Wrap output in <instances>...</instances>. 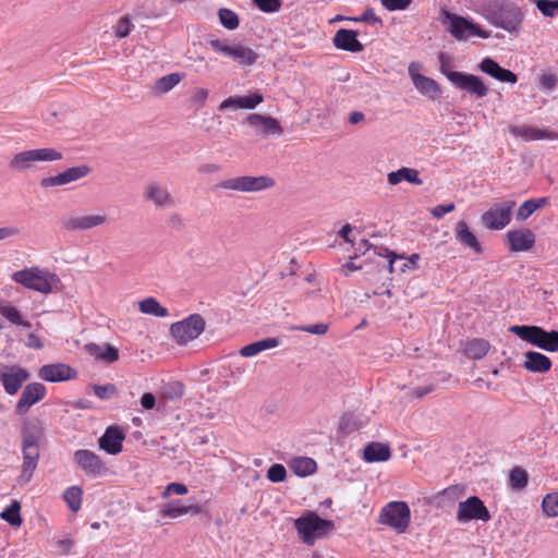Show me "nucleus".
Segmentation results:
<instances>
[{"label": "nucleus", "mask_w": 558, "mask_h": 558, "mask_svg": "<svg viewBox=\"0 0 558 558\" xmlns=\"http://www.w3.org/2000/svg\"><path fill=\"white\" fill-rule=\"evenodd\" d=\"M481 14L489 24L510 34L521 32L525 17L522 9L512 0H485Z\"/></svg>", "instance_id": "1"}, {"label": "nucleus", "mask_w": 558, "mask_h": 558, "mask_svg": "<svg viewBox=\"0 0 558 558\" xmlns=\"http://www.w3.org/2000/svg\"><path fill=\"white\" fill-rule=\"evenodd\" d=\"M43 436V427L38 422L24 425L22 428V471L16 483L24 486L29 483L39 460V440Z\"/></svg>", "instance_id": "2"}, {"label": "nucleus", "mask_w": 558, "mask_h": 558, "mask_svg": "<svg viewBox=\"0 0 558 558\" xmlns=\"http://www.w3.org/2000/svg\"><path fill=\"white\" fill-rule=\"evenodd\" d=\"M509 331L521 340L526 341L544 351H558V331H547L538 326L531 325H513Z\"/></svg>", "instance_id": "3"}, {"label": "nucleus", "mask_w": 558, "mask_h": 558, "mask_svg": "<svg viewBox=\"0 0 558 558\" xmlns=\"http://www.w3.org/2000/svg\"><path fill=\"white\" fill-rule=\"evenodd\" d=\"M12 279L27 289L48 294L59 282L56 274L38 267L25 268L13 272Z\"/></svg>", "instance_id": "4"}, {"label": "nucleus", "mask_w": 558, "mask_h": 558, "mask_svg": "<svg viewBox=\"0 0 558 558\" xmlns=\"http://www.w3.org/2000/svg\"><path fill=\"white\" fill-rule=\"evenodd\" d=\"M294 526L300 534L301 539L308 545L326 535L333 527L329 520L322 519L315 512H307L294 520Z\"/></svg>", "instance_id": "5"}, {"label": "nucleus", "mask_w": 558, "mask_h": 558, "mask_svg": "<svg viewBox=\"0 0 558 558\" xmlns=\"http://www.w3.org/2000/svg\"><path fill=\"white\" fill-rule=\"evenodd\" d=\"M275 184V179L268 175H240L217 183L216 189L254 193L271 189Z\"/></svg>", "instance_id": "6"}, {"label": "nucleus", "mask_w": 558, "mask_h": 558, "mask_svg": "<svg viewBox=\"0 0 558 558\" xmlns=\"http://www.w3.org/2000/svg\"><path fill=\"white\" fill-rule=\"evenodd\" d=\"M411 519V510L404 501H390L380 511L378 522L388 525L397 533H403L408 529Z\"/></svg>", "instance_id": "7"}, {"label": "nucleus", "mask_w": 558, "mask_h": 558, "mask_svg": "<svg viewBox=\"0 0 558 558\" xmlns=\"http://www.w3.org/2000/svg\"><path fill=\"white\" fill-rule=\"evenodd\" d=\"M444 16L450 23L448 27L449 33L457 40H466L473 36L487 39L490 36L489 32L483 29L471 19L448 11H444Z\"/></svg>", "instance_id": "8"}, {"label": "nucleus", "mask_w": 558, "mask_h": 558, "mask_svg": "<svg viewBox=\"0 0 558 558\" xmlns=\"http://www.w3.org/2000/svg\"><path fill=\"white\" fill-rule=\"evenodd\" d=\"M209 45L217 53L229 57L244 66L254 64L258 58L257 53L250 47L231 44L227 39H210Z\"/></svg>", "instance_id": "9"}, {"label": "nucleus", "mask_w": 558, "mask_h": 558, "mask_svg": "<svg viewBox=\"0 0 558 558\" xmlns=\"http://www.w3.org/2000/svg\"><path fill=\"white\" fill-rule=\"evenodd\" d=\"M205 319L199 314H192L170 327L172 337L179 344H186L196 339L205 330Z\"/></svg>", "instance_id": "10"}, {"label": "nucleus", "mask_w": 558, "mask_h": 558, "mask_svg": "<svg viewBox=\"0 0 558 558\" xmlns=\"http://www.w3.org/2000/svg\"><path fill=\"white\" fill-rule=\"evenodd\" d=\"M514 199H502L494 203L487 211L482 215V222L490 230H501L511 221V214L515 206Z\"/></svg>", "instance_id": "11"}, {"label": "nucleus", "mask_w": 558, "mask_h": 558, "mask_svg": "<svg viewBox=\"0 0 558 558\" xmlns=\"http://www.w3.org/2000/svg\"><path fill=\"white\" fill-rule=\"evenodd\" d=\"M449 82L458 89L463 90L476 98H483L488 94V87L476 75L470 73H450Z\"/></svg>", "instance_id": "12"}, {"label": "nucleus", "mask_w": 558, "mask_h": 558, "mask_svg": "<svg viewBox=\"0 0 558 558\" xmlns=\"http://www.w3.org/2000/svg\"><path fill=\"white\" fill-rule=\"evenodd\" d=\"M457 520L461 523L472 520L487 522L490 520V513L477 496H471L459 502Z\"/></svg>", "instance_id": "13"}, {"label": "nucleus", "mask_w": 558, "mask_h": 558, "mask_svg": "<svg viewBox=\"0 0 558 558\" xmlns=\"http://www.w3.org/2000/svg\"><path fill=\"white\" fill-rule=\"evenodd\" d=\"M146 202L151 203L156 210H163L175 206V199L170 191L157 181L149 182L143 192Z\"/></svg>", "instance_id": "14"}, {"label": "nucleus", "mask_w": 558, "mask_h": 558, "mask_svg": "<svg viewBox=\"0 0 558 558\" xmlns=\"http://www.w3.org/2000/svg\"><path fill=\"white\" fill-rule=\"evenodd\" d=\"M29 376L28 371L19 365L0 368V381L4 391L10 396L16 395Z\"/></svg>", "instance_id": "15"}, {"label": "nucleus", "mask_w": 558, "mask_h": 558, "mask_svg": "<svg viewBox=\"0 0 558 558\" xmlns=\"http://www.w3.org/2000/svg\"><path fill=\"white\" fill-rule=\"evenodd\" d=\"M73 461L88 476H99L106 473L107 468L95 452L88 449H78L73 453Z\"/></svg>", "instance_id": "16"}, {"label": "nucleus", "mask_w": 558, "mask_h": 558, "mask_svg": "<svg viewBox=\"0 0 558 558\" xmlns=\"http://www.w3.org/2000/svg\"><path fill=\"white\" fill-rule=\"evenodd\" d=\"M92 169L87 165H80L68 168L53 177H47L40 180V186L44 189L65 185L78 181L89 174Z\"/></svg>", "instance_id": "17"}, {"label": "nucleus", "mask_w": 558, "mask_h": 558, "mask_svg": "<svg viewBox=\"0 0 558 558\" xmlns=\"http://www.w3.org/2000/svg\"><path fill=\"white\" fill-rule=\"evenodd\" d=\"M46 393L47 389L45 385H43L41 383L34 381L27 384L24 387L21 397L16 403L15 413L17 415L26 414L29 411L31 407H33L34 404H36L37 402L41 401L45 398Z\"/></svg>", "instance_id": "18"}, {"label": "nucleus", "mask_w": 558, "mask_h": 558, "mask_svg": "<svg viewBox=\"0 0 558 558\" xmlns=\"http://www.w3.org/2000/svg\"><path fill=\"white\" fill-rule=\"evenodd\" d=\"M107 220L105 214L72 216L62 218L61 225L66 231H86L105 225Z\"/></svg>", "instance_id": "19"}, {"label": "nucleus", "mask_w": 558, "mask_h": 558, "mask_svg": "<svg viewBox=\"0 0 558 558\" xmlns=\"http://www.w3.org/2000/svg\"><path fill=\"white\" fill-rule=\"evenodd\" d=\"M77 373L68 364L51 363L43 365L38 371V376L49 383H60L74 379Z\"/></svg>", "instance_id": "20"}, {"label": "nucleus", "mask_w": 558, "mask_h": 558, "mask_svg": "<svg viewBox=\"0 0 558 558\" xmlns=\"http://www.w3.org/2000/svg\"><path fill=\"white\" fill-rule=\"evenodd\" d=\"M509 131L513 136L520 137L526 142L539 140H558V133L555 131L537 129L525 124L510 126Z\"/></svg>", "instance_id": "21"}, {"label": "nucleus", "mask_w": 558, "mask_h": 558, "mask_svg": "<svg viewBox=\"0 0 558 558\" xmlns=\"http://www.w3.org/2000/svg\"><path fill=\"white\" fill-rule=\"evenodd\" d=\"M332 44L337 49L349 52H361L364 49L363 44L357 39V32L353 29H338L332 38Z\"/></svg>", "instance_id": "22"}, {"label": "nucleus", "mask_w": 558, "mask_h": 558, "mask_svg": "<svg viewBox=\"0 0 558 558\" xmlns=\"http://www.w3.org/2000/svg\"><path fill=\"white\" fill-rule=\"evenodd\" d=\"M478 69L499 82L514 84L518 76L512 71L500 66L494 59L486 57L478 64Z\"/></svg>", "instance_id": "23"}, {"label": "nucleus", "mask_w": 558, "mask_h": 558, "mask_svg": "<svg viewBox=\"0 0 558 558\" xmlns=\"http://www.w3.org/2000/svg\"><path fill=\"white\" fill-rule=\"evenodd\" d=\"M125 436L117 426H109L99 438V448L109 454H118L122 451V442Z\"/></svg>", "instance_id": "24"}, {"label": "nucleus", "mask_w": 558, "mask_h": 558, "mask_svg": "<svg viewBox=\"0 0 558 558\" xmlns=\"http://www.w3.org/2000/svg\"><path fill=\"white\" fill-rule=\"evenodd\" d=\"M246 122L252 128L259 130L266 135H281L282 128L276 118L270 116H263L258 113H252L246 118Z\"/></svg>", "instance_id": "25"}, {"label": "nucleus", "mask_w": 558, "mask_h": 558, "mask_svg": "<svg viewBox=\"0 0 558 558\" xmlns=\"http://www.w3.org/2000/svg\"><path fill=\"white\" fill-rule=\"evenodd\" d=\"M512 252H525L533 247L535 234L530 229L512 230L507 233Z\"/></svg>", "instance_id": "26"}, {"label": "nucleus", "mask_w": 558, "mask_h": 558, "mask_svg": "<svg viewBox=\"0 0 558 558\" xmlns=\"http://www.w3.org/2000/svg\"><path fill=\"white\" fill-rule=\"evenodd\" d=\"M264 98L260 93H252L247 96H232L227 99H225L219 105V110H226L229 108L233 109H254L256 108L260 102H263Z\"/></svg>", "instance_id": "27"}, {"label": "nucleus", "mask_w": 558, "mask_h": 558, "mask_svg": "<svg viewBox=\"0 0 558 558\" xmlns=\"http://www.w3.org/2000/svg\"><path fill=\"white\" fill-rule=\"evenodd\" d=\"M523 366L532 373H546L551 367V361L543 353L527 351L524 353Z\"/></svg>", "instance_id": "28"}, {"label": "nucleus", "mask_w": 558, "mask_h": 558, "mask_svg": "<svg viewBox=\"0 0 558 558\" xmlns=\"http://www.w3.org/2000/svg\"><path fill=\"white\" fill-rule=\"evenodd\" d=\"M456 239L459 243L464 246L472 248L475 253L482 252V246L475 236V234L470 230L469 225L461 220L456 225Z\"/></svg>", "instance_id": "29"}, {"label": "nucleus", "mask_w": 558, "mask_h": 558, "mask_svg": "<svg viewBox=\"0 0 558 558\" xmlns=\"http://www.w3.org/2000/svg\"><path fill=\"white\" fill-rule=\"evenodd\" d=\"M201 513V507L196 505H180L179 501H172L163 506L160 510V514L163 518L175 519L180 515L192 514L197 515Z\"/></svg>", "instance_id": "30"}, {"label": "nucleus", "mask_w": 558, "mask_h": 558, "mask_svg": "<svg viewBox=\"0 0 558 558\" xmlns=\"http://www.w3.org/2000/svg\"><path fill=\"white\" fill-rule=\"evenodd\" d=\"M85 349L92 356L108 363L116 362L119 359L118 350L110 344L90 342L85 345Z\"/></svg>", "instance_id": "31"}, {"label": "nucleus", "mask_w": 558, "mask_h": 558, "mask_svg": "<svg viewBox=\"0 0 558 558\" xmlns=\"http://www.w3.org/2000/svg\"><path fill=\"white\" fill-rule=\"evenodd\" d=\"M388 183L397 185L401 181H407L415 185H422L423 180L418 177V171L413 168L402 167L397 171L389 172L387 175Z\"/></svg>", "instance_id": "32"}, {"label": "nucleus", "mask_w": 558, "mask_h": 558, "mask_svg": "<svg viewBox=\"0 0 558 558\" xmlns=\"http://www.w3.org/2000/svg\"><path fill=\"white\" fill-rule=\"evenodd\" d=\"M413 84L422 95L427 96L430 99H436L441 94V88L438 83L425 75H416Z\"/></svg>", "instance_id": "33"}, {"label": "nucleus", "mask_w": 558, "mask_h": 558, "mask_svg": "<svg viewBox=\"0 0 558 558\" xmlns=\"http://www.w3.org/2000/svg\"><path fill=\"white\" fill-rule=\"evenodd\" d=\"M390 458V448L381 442H371L364 448L367 462H384Z\"/></svg>", "instance_id": "34"}, {"label": "nucleus", "mask_w": 558, "mask_h": 558, "mask_svg": "<svg viewBox=\"0 0 558 558\" xmlns=\"http://www.w3.org/2000/svg\"><path fill=\"white\" fill-rule=\"evenodd\" d=\"M290 469L301 477L308 476L313 474L316 469L317 464L314 459L308 457H298L291 460L290 462Z\"/></svg>", "instance_id": "35"}, {"label": "nucleus", "mask_w": 558, "mask_h": 558, "mask_svg": "<svg viewBox=\"0 0 558 558\" xmlns=\"http://www.w3.org/2000/svg\"><path fill=\"white\" fill-rule=\"evenodd\" d=\"M489 348L488 341L476 338L466 343L464 351L469 357L480 360L487 354Z\"/></svg>", "instance_id": "36"}, {"label": "nucleus", "mask_w": 558, "mask_h": 558, "mask_svg": "<svg viewBox=\"0 0 558 558\" xmlns=\"http://www.w3.org/2000/svg\"><path fill=\"white\" fill-rule=\"evenodd\" d=\"M34 161L29 150H23L15 154L9 161V167L17 172H24L34 167Z\"/></svg>", "instance_id": "37"}, {"label": "nucleus", "mask_w": 558, "mask_h": 558, "mask_svg": "<svg viewBox=\"0 0 558 558\" xmlns=\"http://www.w3.org/2000/svg\"><path fill=\"white\" fill-rule=\"evenodd\" d=\"M0 315L13 325L22 326L24 328L31 327V323L22 318L20 311L8 303H0Z\"/></svg>", "instance_id": "38"}, {"label": "nucleus", "mask_w": 558, "mask_h": 558, "mask_svg": "<svg viewBox=\"0 0 558 558\" xmlns=\"http://www.w3.org/2000/svg\"><path fill=\"white\" fill-rule=\"evenodd\" d=\"M182 78L179 73H171L158 78L153 87L155 94H166L177 86Z\"/></svg>", "instance_id": "39"}, {"label": "nucleus", "mask_w": 558, "mask_h": 558, "mask_svg": "<svg viewBox=\"0 0 558 558\" xmlns=\"http://www.w3.org/2000/svg\"><path fill=\"white\" fill-rule=\"evenodd\" d=\"M140 311L155 317L168 316V310L160 305L155 298H147L140 302Z\"/></svg>", "instance_id": "40"}, {"label": "nucleus", "mask_w": 558, "mask_h": 558, "mask_svg": "<svg viewBox=\"0 0 558 558\" xmlns=\"http://www.w3.org/2000/svg\"><path fill=\"white\" fill-rule=\"evenodd\" d=\"M34 163L51 162L62 159V154L54 148H36L29 149Z\"/></svg>", "instance_id": "41"}, {"label": "nucleus", "mask_w": 558, "mask_h": 558, "mask_svg": "<svg viewBox=\"0 0 558 558\" xmlns=\"http://www.w3.org/2000/svg\"><path fill=\"white\" fill-rule=\"evenodd\" d=\"M0 518L12 526H20L23 522L21 517V504L13 500L1 513Z\"/></svg>", "instance_id": "42"}, {"label": "nucleus", "mask_w": 558, "mask_h": 558, "mask_svg": "<svg viewBox=\"0 0 558 558\" xmlns=\"http://www.w3.org/2000/svg\"><path fill=\"white\" fill-rule=\"evenodd\" d=\"M82 495L83 490L78 486L68 487L63 492V500L66 502L68 507L73 511L77 512L82 506Z\"/></svg>", "instance_id": "43"}, {"label": "nucleus", "mask_w": 558, "mask_h": 558, "mask_svg": "<svg viewBox=\"0 0 558 558\" xmlns=\"http://www.w3.org/2000/svg\"><path fill=\"white\" fill-rule=\"evenodd\" d=\"M509 482L512 488L521 490L527 485L529 474L522 468L515 466L510 471Z\"/></svg>", "instance_id": "44"}, {"label": "nucleus", "mask_w": 558, "mask_h": 558, "mask_svg": "<svg viewBox=\"0 0 558 558\" xmlns=\"http://www.w3.org/2000/svg\"><path fill=\"white\" fill-rule=\"evenodd\" d=\"M384 251L387 253L390 272H405L410 270V266H408L407 258L404 256L390 252L388 248H384Z\"/></svg>", "instance_id": "45"}, {"label": "nucleus", "mask_w": 558, "mask_h": 558, "mask_svg": "<svg viewBox=\"0 0 558 558\" xmlns=\"http://www.w3.org/2000/svg\"><path fill=\"white\" fill-rule=\"evenodd\" d=\"M218 17H219L221 25L229 31H233L239 26V23H240L239 16L234 11H232L230 9H227V8L219 9Z\"/></svg>", "instance_id": "46"}, {"label": "nucleus", "mask_w": 558, "mask_h": 558, "mask_svg": "<svg viewBox=\"0 0 558 558\" xmlns=\"http://www.w3.org/2000/svg\"><path fill=\"white\" fill-rule=\"evenodd\" d=\"M184 385L181 381H171L163 387V398L177 401L180 400L184 395Z\"/></svg>", "instance_id": "47"}, {"label": "nucleus", "mask_w": 558, "mask_h": 558, "mask_svg": "<svg viewBox=\"0 0 558 558\" xmlns=\"http://www.w3.org/2000/svg\"><path fill=\"white\" fill-rule=\"evenodd\" d=\"M92 389L100 400H109L118 395V389L113 384L93 385Z\"/></svg>", "instance_id": "48"}, {"label": "nucleus", "mask_w": 558, "mask_h": 558, "mask_svg": "<svg viewBox=\"0 0 558 558\" xmlns=\"http://www.w3.org/2000/svg\"><path fill=\"white\" fill-rule=\"evenodd\" d=\"M542 507L543 511L548 517L558 515V493L546 495L543 499Z\"/></svg>", "instance_id": "49"}, {"label": "nucleus", "mask_w": 558, "mask_h": 558, "mask_svg": "<svg viewBox=\"0 0 558 558\" xmlns=\"http://www.w3.org/2000/svg\"><path fill=\"white\" fill-rule=\"evenodd\" d=\"M360 423L353 413H345L341 420L339 427L344 434H350L360 428Z\"/></svg>", "instance_id": "50"}, {"label": "nucleus", "mask_w": 558, "mask_h": 558, "mask_svg": "<svg viewBox=\"0 0 558 558\" xmlns=\"http://www.w3.org/2000/svg\"><path fill=\"white\" fill-rule=\"evenodd\" d=\"M352 22H364L372 25H381L383 21L379 16L376 15L375 10L372 8L366 9L360 16L356 17H347Z\"/></svg>", "instance_id": "51"}, {"label": "nucleus", "mask_w": 558, "mask_h": 558, "mask_svg": "<svg viewBox=\"0 0 558 558\" xmlns=\"http://www.w3.org/2000/svg\"><path fill=\"white\" fill-rule=\"evenodd\" d=\"M133 24L128 15L121 16L114 26V34L118 38H124L130 35Z\"/></svg>", "instance_id": "52"}, {"label": "nucleus", "mask_w": 558, "mask_h": 558, "mask_svg": "<svg viewBox=\"0 0 558 558\" xmlns=\"http://www.w3.org/2000/svg\"><path fill=\"white\" fill-rule=\"evenodd\" d=\"M287 475L286 468L282 464L275 463L267 471V478L272 483L283 482Z\"/></svg>", "instance_id": "53"}, {"label": "nucleus", "mask_w": 558, "mask_h": 558, "mask_svg": "<svg viewBox=\"0 0 558 558\" xmlns=\"http://www.w3.org/2000/svg\"><path fill=\"white\" fill-rule=\"evenodd\" d=\"M328 328H329V326L327 324L318 323V324H314V325L295 326V327H292L291 329L322 336L328 331Z\"/></svg>", "instance_id": "54"}, {"label": "nucleus", "mask_w": 558, "mask_h": 558, "mask_svg": "<svg viewBox=\"0 0 558 558\" xmlns=\"http://www.w3.org/2000/svg\"><path fill=\"white\" fill-rule=\"evenodd\" d=\"M537 9L545 15V16H555L556 11L558 9V1H551V0H538L537 1Z\"/></svg>", "instance_id": "55"}, {"label": "nucleus", "mask_w": 558, "mask_h": 558, "mask_svg": "<svg viewBox=\"0 0 558 558\" xmlns=\"http://www.w3.org/2000/svg\"><path fill=\"white\" fill-rule=\"evenodd\" d=\"M253 1L260 11L267 12V13L277 12L281 7L280 0H253Z\"/></svg>", "instance_id": "56"}, {"label": "nucleus", "mask_w": 558, "mask_h": 558, "mask_svg": "<svg viewBox=\"0 0 558 558\" xmlns=\"http://www.w3.org/2000/svg\"><path fill=\"white\" fill-rule=\"evenodd\" d=\"M534 202L531 199L525 201L517 210L515 218L517 220H525L535 211Z\"/></svg>", "instance_id": "57"}, {"label": "nucleus", "mask_w": 558, "mask_h": 558, "mask_svg": "<svg viewBox=\"0 0 558 558\" xmlns=\"http://www.w3.org/2000/svg\"><path fill=\"white\" fill-rule=\"evenodd\" d=\"M187 493V487L186 485L182 484V483H177V482H173V483H170L166 486L163 493H162V497L163 498H168L170 495L172 494H175V495H185Z\"/></svg>", "instance_id": "58"}, {"label": "nucleus", "mask_w": 558, "mask_h": 558, "mask_svg": "<svg viewBox=\"0 0 558 558\" xmlns=\"http://www.w3.org/2000/svg\"><path fill=\"white\" fill-rule=\"evenodd\" d=\"M381 4L388 11L405 10L412 0H380Z\"/></svg>", "instance_id": "59"}, {"label": "nucleus", "mask_w": 558, "mask_h": 558, "mask_svg": "<svg viewBox=\"0 0 558 558\" xmlns=\"http://www.w3.org/2000/svg\"><path fill=\"white\" fill-rule=\"evenodd\" d=\"M456 208L454 204L453 203H449V204H440V205H437L436 207H434L432 209V215L433 217L437 218V219H440L442 218L446 214H449L451 211H453Z\"/></svg>", "instance_id": "60"}, {"label": "nucleus", "mask_w": 558, "mask_h": 558, "mask_svg": "<svg viewBox=\"0 0 558 558\" xmlns=\"http://www.w3.org/2000/svg\"><path fill=\"white\" fill-rule=\"evenodd\" d=\"M259 351H265L268 349L276 348L279 344V340L277 338H266L259 341H256Z\"/></svg>", "instance_id": "61"}, {"label": "nucleus", "mask_w": 558, "mask_h": 558, "mask_svg": "<svg viewBox=\"0 0 558 558\" xmlns=\"http://www.w3.org/2000/svg\"><path fill=\"white\" fill-rule=\"evenodd\" d=\"M258 353H260V351H259L256 342H253V343H250L247 345H244L240 350V354L242 356H244V357H252V356H255Z\"/></svg>", "instance_id": "62"}, {"label": "nucleus", "mask_w": 558, "mask_h": 558, "mask_svg": "<svg viewBox=\"0 0 558 558\" xmlns=\"http://www.w3.org/2000/svg\"><path fill=\"white\" fill-rule=\"evenodd\" d=\"M20 233V229L12 226L0 227V241L15 236Z\"/></svg>", "instance_id": "63"}, {"label": "nucleus", "mask_w": 558, "mask_h": 558, "mask_svg": "<svg viewBox=\"0 0 558 558\" xmlns=\"http://www.w3.org/2000/svg\"><path fill=\"white\" fill-rule=\"evenodd\" d=\"M141 404L145 410H151L156 404V398L151 392H145L141 398Z\"/></svg>", "instance_id": "64"}]
</instances>
